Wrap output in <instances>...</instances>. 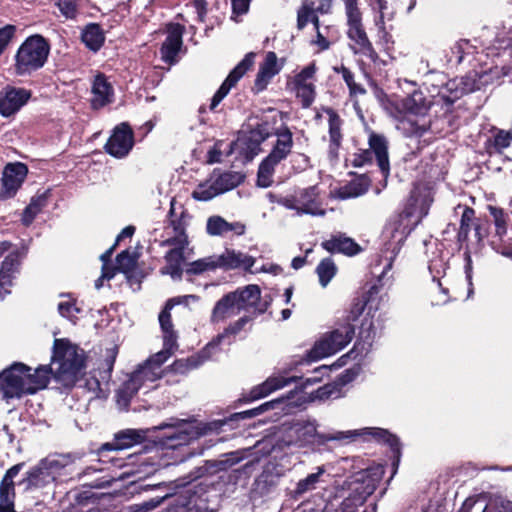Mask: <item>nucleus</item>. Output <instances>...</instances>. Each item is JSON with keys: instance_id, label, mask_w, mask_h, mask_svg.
<instances>
[{"instance_id": "1", "label": "nucleus", "mask_w": 512, "mask_h": 512, "mask_svg": "<svg viewBox=\"0 0 512 512\" xmlns=\"http://www.w3.org/2000/svg\"><path fill=\"white\" fill-rule=\"evenodd\" d=\"M317 422L310 418H296L282 423L278 445L281 448L297 447L306 448L314 444H323L328 441H340L354 439L358 436H372L373 438L387 443L395 453H399V439L381 428H364L360 430L338 431L333 434H320L317 431Z\"/></svg>"}, {"instance_id": "2", "label": "nucleus", "mask_w": 512, "mask_h": 512, "mask_svg": "<svg viewBox=\"0 0 512 512\" xmlns=\"http://www.w3.org/2000/svg\"><path fill=\"white\" fill-rule=\"evenodd\" d=\"M177 343H166L163 339V349L147 359L131 374L130 378L117 390V404L126 409L132 397L141 388H150L151 384L163 376L162 365L170 358Z\"/></svg>"}, {"instance_id": "3", "label": "nucleus", "mask_w": 512, "mask_h": 512, "mask_svg": "<svg viewBox=\"0 0 512 512\" xmlns=\"http://www.w3.org/2000/svg\"><path fill=\"white\" fill-rule=\"evenodd\" d=\"M86 355L66 338L54 340L50 365H41L48 370V381L51 375L62 385L73 386L85 367Z\"/></svg>"}, {"instance_id": "4", "label": "nucleus", "mask_w": 512, "mask_h": 512, "mask_svg": "<svg viewBox=\"0 0 512 512\" xmlns=\"http://www.w3.org/2000/svg\"><path fill=\"white\" fill-rule=\"evenodd\" d=\"M48 370L40 366L31 373L23 363H14L0 374V396L9 400L24 394H34L48 384Z\"/></svg>"}, {"instance_id": "5", "label": "nucleus", "mask_w": 512, "mask_h": 512, "mask_svg": "<svg viewBox=\"0 0 512 512\" xmlns=\"http://www.w3.org/2000/svg\"><path fill=\"white\" fill-rule=\"evenodd\" d=\"M431 202L430 190L424 186H415L406 208L399 215L398 220L389 225L392 238L402 242L428 214Z\"/></svg>"}, {"instance_id": "6", "label": "nucleus", "mask_w": 512, "mask_h": 512, "mask_svg": "<svg viewBox=\"0 0 512 512\" xmlns=\"http://www.w3.org/2000/svg\"><path fill=\"white\" fill-rule=\"evenodd\" d=\"M50 53L48 41L39 34L27 37L13 57V73L17 77H29L44 67Z\"/></svg>"}, {"instance_id": "7", "label": "nucleus", "mask_w": 512, "mask_h": 512, "mask_svg": "<svg viewBox=\"0 0 512 512\" xmlns=\"http://www.w3.org/2000/svg\"><path fill=\"white\" fill-rule=\"evenodd\" d=\"M383 475L381 467L369 468L356 472L342 485L346 492L341 504V512H355L375 491Z\"/></svg>"}, {"instance_id": "8", "label": "nucleus", "mask_w": 512, "mask_h": 512, "mask_svg": "<svg viewBox=\"0 0 512 512\" xmlns=\"http://www.w3.org/2000/svg\"><path fill=\"white\" fill-rule=\"evenodd\" d=\"M430 106L431 102L421 91H414L410 95L396 100V108L400 113L420 118L417 121H413L410 118L403 119L398 128L410 137H421L424 135L431 127L430 119L426 118Z\"/></svg>"}, {"instance_id": "9", "label": "nucleus", "mask_w": 512, "mask_h": 512, "mask_svg": "<svg viewBox=\"0 0 512 512\" xmlns=\"http://www.w3.org/2000/svg\"><path fill=\"white\" fill-rule=\"evenodd\" d=\"M254 264V257L235 250H226L221 255H211L193 261L189 264L187 272L191 274H201L208 271H214L218 268H243L245 270H250Z\"/></svg>"}, {"instance_id": "10", "label": "nucleus", "mask_w": 512, "mask_h": 512, "mask_svg": "<svg viewBox=\"0 0 512 512\" xmlns=\"http://www.w3.org/2000/svg\"><path fill=\"white\" fill-rule=\"evenodd\" d=\"M276 202L289 210H294L297 215L324 216L326 213L317 186L298 189L293 194L279 197Z\"/></svg>"}, {"instance_id": "11", "label": "nucleus", "mask_w": 512, "mask_h": 512, "mask_svg": "<svg viewBox=\"0 0 512 512\" xmlns=\"http://www.w3.org/2000/svg\"><path fill=\"white\" fill-rule=\"evenodd\" d=\"M354 333L350 323L341 325L315 343L309 352V359L315 361L339 352L351 342Z\"/></svg>"}, {"instance_id": "12", "label": "nucleus", "mask_w": 512, "mask_h": 512, "mask_svg": "<svg viewBox=\"0 0 512 512\" xmlns=\"http://www.w3.org/2000/svg\"><path fill=\"white\" fill-rule=\"evenodd\" d=\"M162 247H168L164 258L166 266L161 269L162 274H168L173 279L180 278L182 274V262L185 259V250L189 245L188 237L183 234L180 237H168L161 241Z\"/></svg>"}, {"instance_id": "13", "label": "nucleus", "mask_w": 512, "mask_h": 512, "mask_svg": "<svg viewBox=\"0 0 512 512\" xmlns=\"http://www.w3.org/2000/svg\"><path fill=\"white\" fill-rule=\"evenodd\" d=\"M345 11L349 38L358 46V51L372 56L375 52L362 26V15L357 3L345 4Z\"/></svg>"}, {"instance_id": "14", "label": "nucleus", "mask_w": 512, "mask_h": 512, "mask_svg": "<svg viewBox=\"0 0 512 512\" xmlns=\"http://www.w3.org/2000/svg\"><path fill=\"white\" fill-rule=\"evenodd\" d=\"M163 429H175V432L169 434L163 441V444L168 448L186 445L198 435L195 427L182 419L171 418L167 422L153 427L154 431Z\"/></svg>"}, {"instance_id": "15", "label": "nucleus", "mask_w": 512, "mask_h": 512, "mask_svg": "<svg viewBox=\"0 0 512 512\" xmlns=\"http://www.w3.org/2000/svg\"><path fill=\"white\" fill-rule=\"evenodd\" d=\"M317 67L310 63L294 76L292 81L296 96L301 100L302 106L308 108L315 100V74Z\"/></svg>"}, {"instance_id": "16", "label": "nucleus", "mask_w": 512, "mask_h": 512, "mask_svg": "<svg viewBox=\"0 0 512 512\" xmlns=\"http://www.w3.org/2000/svg\"><path fill=\"white\" fill-rule=\"evenodd\" d=\"M133 145V132L128 124L122 123L114 129L105 145V150L115 158H123L128 155Z\"/></svg>"}, {"instance_id": "17", "label": "nucleus", "mask_w": 512, "mask_h": 512, "mask_svg": "<svg viewBox=\"0 0 512 512\" xmlns=\"http://www.w3.org/2000/svg\"><path fill=\"white\" fill-rule=\"evenodd\" d=\"M31 91L25 88L7 86L0 93V115L10 117L16 114L31 98Z\"/></svg>"}, {"instance_id": "18", "label": "nucleus", "mask_w": 512, "mask_h": 512, "mask_svg": "<svg viewBox=\"0 0 512 512\" xmlns=\"http://www.w3.org/2000/svg\"><path fill=\"white\" fill-rule=\"evenodd\" d=\"M198 301L195 295H183L169 299L164 309L159 314V323L163 333V339L166 343H177V334L173 329L170 311L176 305H189L191 302Z\"/></svg>"}, {"instance_id": "19", "label": "nucleus", "mask_w": 512, "mask_h": 512, "mask_svg": "<svg viewBox=\"0 0 512 512\" xmlns=\"http://www.w3.org/2000/svg\"><path fill=\"white\" fill-rule=\"evenodd\" d=\"M25 250H14L7 254L0 268V301L10 293L12 279L18 272L21 260L26 255Z\"/></svg>"}, {"instance_id": "20", "label": "nucleus", "mask_w": 512, "mask_h": 512, "mask_svg": "<svg viewBox=\"0 0 512 512\" xmlns=\"http://www.w3.org/2000/svg\"><path fill=\"white\" fill-rule=\"evenodd\" d=\"M254 53H248L244 59L229 73L226 80L214 94L210 108L215 109L218 104L229 93L230 89L242 78V76L252 67L254 63Z\"/></svg>"}, {"instance_id": "21", "label": "nucleus", "mask_w": 512, "mask_h": 512, "mask_svg": "<svg viewBox=\"0 0 512 512\" xmlns=\"http://www.w3.org/2000/svg\"><path fill=\"white\" fill-rule=\"evenodd\" d=\"M28 173L27 166L23 163H9L2 173L1 197L10 198L20 188Z\"/></svg>"}, {"instance_id": "22", "label": "nucleus", "mask_w": 512, "mask_h": 512, "mask_svg": "<svg viewBox=\"0 0 512 512\" xmlns=\"http://www.w3.org/2000/svg\"><path fill=\"white\" fill-rule=\"evenodd\" d=\"M23 465V463H19L9 468L0 483V512H16L14 510V478L19 474Z\"/></svg>"}, {"instance_id": "23", "label": "nucleus", "mask_w": 512, "mask_h": 512, "mask_svg": "<svg viewBox=\"0 0 512 512\" xmlns=\"http://www.w3.org/2000/svg\"><path fill=\"white\" fill-rule=\"evenodd\" d=\"M232 294H235L241 311L263 313L266 310L267 305L261 302V291L257 285H247L242 289L232 292Z\"/></svg>"}, {"instance_id": "24", "label": "nucleus", "mask_w": 512, "mask_h": 512, "mask_svg": "<svg viewBox=\"0 0 512 512\" xmlns=\"http://www.w3.org/2000/svg\"><path fill=\"white\" fill-rule=\"evenodd\" d=\"M184 27L178 23H171L167 27V37L161 47L162 59L173 63L182 46Z\"/></svg>"}, {"instance_id": "25", "label": "nucleus", "mask_w": 512, "mask_h": 512, "mask_svg": "<svg viewBox=\"0 0 512 512\" xmlns=\"http://www.w3.org/2000/svg\"><path fill=\"white\" fill-rule=\"evenodd\" d=\"M369 149L377 160V165L383 176L389 175L390 163L388 155V141L385 136L377 134L373 131L369 133L368 138Z\"/></svg>"}, {"instance_id": "26", "label": "nucleus", "mask_w": 512, "mask_h": 512, "mask_svg": "<svg viewBox=\"0 0 512 512\" xmlns=\"http://www.w3.org/2000/svg\"><path fill=\"white\" fill-rule=\"evenodd\" d=\"M324 113L328 116V135H329V148L328 153L330 158L336 159L338 151L341 147L343 134H342V120L340 116L332 109H323Z\"/></svg>"}, {"instance_id": "27", "label": "nucleus", "mask_w": 512, "mask_h": 512, "mask_svg": "<svg viewBox=\"0 0 512 512\" xmlns=\"http://www.w3.org/2000/svg\"><path fill=\"white\" fill-rule=\"evenodd\" d=\"M247 318L242 317L240 318L235 325L229 327L226 329V331L218 335L216 339L211 341L207 346L201 351L200 355L197 357H191L187 359V366L188 368H196L201 362L204 360L212 357V351L220 345V343L226 339L229 338L230 335L236 334L238 331L242 329V327L247 323Z\"/></svg>"}, {"instance_id": "28", "label": "nucleus", "mask_w": 512, "mask_h": 512, "mask_svg": "<svg viewBox=\"0 0 512 512\" xmlns=\"http://www.w3.org/2000/svg\"><path fill=\"white\" fill-rule=\"evenodd\" d=\"M282 66L278 64L277 55L274 52H268L264 61L259 66V71L254 82V89L257 92L263 91L271 79L277 75Z\"/></svg>"}, {"instance_id": "29", "label": "nucleus", "mask_w": 512, "mask_h": 512, "mask_svg": "<svg viewBox=\"0 0 512 512\" xmlns=\"http://www.w3.org/2000/svg\"><path fill=\"white\" fill-rule=\"evenodd\" d=\"M276 141L271 152L267 155L274 163H280L288 157L293 148V135L287 127L277 129Z\"/></svg>"}, {"instance_id": "30", "label": "nucleus", "mask_w": 512, "mask_h": 512, "mask_svg": "<svg viewBox=\"0 0 512 512\" xmlns=\"http://www.w3.org/2000/svg\"><path fill=\"white\" fill-rule=\"evenodd\" d=\"M169 224L174 231L173 237H180L182 234L184 237H188L186 229L190 224L192 216L185 209L183 204L177 202L174 198L170 202L169 210Z\"/></svg>"}, {"instance_id": "31", "label": "nucleus", "mask_w": 512, "mask_h": 512, "mask_svg": "<svg viewBox=\"0 0 512 512\" xmlns=\"http://www.w3.org/2000/svg\"><path fill=\"white\" fill-rule=\"evenodd\" d=\"M91 105L94 109H99L111 102L113 89L104 75L98 74L92 85Z\"/></svg>"}, {"instance_id": "32", "label": "nucleus", "mask_w": 512, "mask_h": 512, "mask_svg": "<svg viewBox=\"0 0 512 512\" xmlns=\"http://www.w3.org/2000/svg\"><path fill=\"white\" fill-rule=\"evenodd\" d=\"M240 312L241 309L237 303L235 294L229 293L216 303L212 313V320L215 322L222 321Z\"/></svg>"}, {"instance_id": "33", "label": "nucleus", "mask_w": 512, "mask_h": 512, "mask_svg": "<svg viewBox=\"0 0 512 512\" xmlns=\"http://www.w3.org/2000/svg\"><path fill=\"white\" fill-rule=\"evenodd\" d=\"M206 231L211 236H223L230 231L241 235L244 233V226L240 223H229L221 216H211L207 220Z\"/></svg>"}, {"instance_id": "34", "label": "nucleus", "mask_w": 512, "mask_h": 512, "mask_svg": "<svg viewBox=\"0 0 512 512\" xmlns=\"http://www.w3.org/2000/svg\"><path fill=\"white\" fill-rule=\"evenodd\" d=\"M325 250L331 253H343L349 256L355 255L359 252V245L351 238L343 235L334 236L329 240L322 243Z\"/></svg>"}, {"instance_id": "35", "label": "nucleus", "mask_w": 512, "mask_h": 512, "mask_svg": "<svg viewBox=\"0 0 512 512\" xmlns=\"http://www.w3.org/2000/svg\"><path fill=\"white\" fill-rule=\"evenodd\" d=\"M292 381H295L294 377L286 378L281 375L271 376L265 382L251 390V398L259 399L266 397L270 393L287 386Z\"/></svg>"}, {"instance_id": "36", "label": "nucleus", "mask_w": 512, "mask_h": 512, "mask_svg": "<svg viewBox=\"0 0 512 512\" xmlns=\"http://www.w3.org/2000/svg\"><path fill=\"white\" fill-rule=\"evenodd\" d=\"M52 482H54V479L40 464L28 471L26 477L22 480L26 490L44 488Z\"/></svg>"}, {"instance_id": "37", "label": "nucleus", "mask_w": 512, "mask_h": 512, "mask_svg": "<svg viewBox=\"0 0 512 512\" xmlns=\"http://www.w3.org/2000/svg\"><path fill=\"white\" fill-rule=\"evenodd\" d=\"M146 438V432L143 430L126 429L115 435L114 449H126L133 445L141 443Z\"/></svg>"}, {"instance_id": "38", "label": "nucleus", "mask_w": 512, "mask_h": 512, "mask_svg": "<svg viewBox=\"0 0 512 512\" xmlns=\"http://www.w3.org/2000/svg\"><path fill=\"white\" fill-rule=\"evenodd\" d=\"M368 184L362 179H355L334 191V196L340 200L356 198L365 194Z\"/></svg>"}, {"instance_id": "39", "label": "nucleus", "mask_w": 512, "mask_h": 512, "mask_svg": "<svg viewBox=\"0 0 512 512\" xmlns=\"http://www.w3.org/2000/svg\"><path fill=\"white\" fill-rule=\"evenodd\" d=\"M70 462L71 459L68 455H54L41 460L39 464L55 481Z\"/></svg>"}, {"instance_id": "40", "label": "nucleus", "mask_w": 512, "mask_h": 512, "mask_svg": "<svg viewBox=\"0 0 512 512\" xmlns=\"http://www.w3.org/2000/svg\"><path fill=\"white\" fill-rule=\"evenodd\" d=\"M81 38L83 43L92 51H98L105 40L101 27L95 23L89 24L85 27Z\"/></svg>"}, {"instance_id": "41", "label": "nucleus", "mask_w": 512, "mask_h": 512, "mask_svg": "<svg viewBox=\"0 0 512 512\" xmlns=\"http://www.w3.org/2000/svg\"><path fill=\"white\" fill-rule=\"evenodd\" d=\"M213 181L215 188H217L219 194L225 193L236 186H238L242 180L241 175L238 173L226 172L222 174H213L210 176Z\"/></svg>"}, {"instance_id": "42", "label": "nucleus", "mask_w": 512, "mask_h": 512, "mask_svg": "<svg viewBox=\"0 0 512 512\" xmlns=\"http://www.w3.org/2000/svg\"><path fill=\"white\" fill-rule=\"evenodd\" d=\"M507 234V226L496 227L495 233L490 240L491 247L499 254L512 259V246L507 243L505 237Z\"/></svg>"}, {"instance_id": "43", "label": "nucleus", "mask_w": 512, "mask_h": 512, "mask_svg": "<svg viewBox=\"0 0 512 512\" xmlns=\"http://www.w3.org/2000/svg\"><path fill=\"white\" fill-rule=\"evenodd\" d=\"M512 142V133L505 130H497L492 138L487 141L486 149L489 154L501 153Z\"/></svg>"}, {"instance_id": "44", "label": "nucleus", "mask_w": 512, "mask_h": 512, "mask_svg": "<svg viewBox=\"0 0 512 512\" xmlns=\"http://www.w3.org/2000/svg\"><path fill=\"white\" fill-rule=\"evenodd\" d=\"M137 254L129 250H124L116 257V268L127 276L128 279L132 277L137 263Z\"/></svg>"}, {"instance_id": "45", "label": "nucleus", "mask_w": 512, "mask_h": 512, "mask_svg": "<svg viewBox=\"0 0 512 512\" xmlns=\"http://www.w3.org/2000/svg\"><path fill=\"white\" fill-rule=\"evenodd\" d=\"M278 163H274V161L270 160V158L266 157L262 160L259 165L258 174H257V184L260 187L267 188L273 182V174L275 171V167Z\"/></svg>"}, {"instance_id": "46", "label": "nucleus", "mask_w": 512, "mask_h": 512, "mask_svg": "<svg viewBox=\"0 0 512 512\" xmlns=\"http://www.w3.org/2000/svg\"><path fill=\"white\" fill-rule=\"evenodd\" d=\"M324 466L317 467V472L309 474L304 479H301L296 486L295 493L302 495L308 491L316 489L321 481L322 475L325 473Z\"/></svg>"}, {"instance_id": "47", "label": "nucleus", "mask_w": 512, "mask_h": 512, "mask_svg": "<svg viewBox=\"0 0 512 512\" xmlns=\"http://www.w3.org/2000/svg\"><path fill=\"white\" fill-rule=\"evenodd\" d=\"M219 195L211 178L197 185L192 192V198L197 201H209Z\"/></svg>"}, {"instance_id": "48", "label": "nucleus", "mask_w": 512, "mask_h": 512, "mask_svg": "<svg viewBox=\"0 0 512 512\" xmlns=\"http://www.w3.org/2000/svg\"><path fill=\"white\" fill-rule=\"evenodd\" d=\"M46 205V196L40 195L38 197L32 198L29 205L25 208L22 215V222L24 225L28 226L32 223L37 214L43 209Z\"/></svg>"}, {"instance_id": "49", "label": "nucleus", "mask_w": 512, "mask_h": 512, "mask_svg": "<svg viewBox=\"0 0 512 512\" xmlns=\"http://www.w3.org/2000/svg\"><path fill=\"white\" fill-rule=\"evenodd\" d=\"M336 271L337 269L334 262L329 258L323 259L318 264L316 272L322 287H326L328 285L331 279L335 276Z\"/></svg>"}, {"instance_id": "50", "label": "nucleus", "mask_w": 512, "mask_h": 512, "mask_svg": "<svg viewBox=\"0 0 512 512\" xmlns=\"http://www.w3.org/2000/svg\"><path fill=\"white\" fill-rule=\"evenodd\" d=\"M55 5L65 19L74 20L79 14L80 0H55Z\"/></svg>"}, {"instance_id": "51", "label": "nucleus", "mask_w": 512, "mask_h": 512, "mask_svg": "<svg viewBox=\"0 0 512 512\" xmlns=\"http://www.w3.org/2000/svg\"><path fill=\"white\" fill-rule=\"evenodd\" d=\"M334 71L342 75L343 80L349 88L350 95L357 96L366 93L364 87L355 82L354 75L348 68L342 65L341 67H335Z\"/></svg>"}, {"instance_id": "52", "label": "nucleus", "mask_w": 512, "mask_h": 512, "mask_svg": "<svg viewBox=\"0 0 512 512\" xmlns=\"http://www.w3.org/2000/svg\"><path fill=\"white\" fill-rule=\"evenodd\" d=\"M373 8L379 14L375 21L385 22L386 20H392L396 13V8L390 0H374Z\"/></svg>"}, {"instance_id": "53", "label": "nucleus", "mask_w": 512, "mask_h": 512, "mask_svg": "<svg viewBox=\"0 0 512 512\" xmlns=\"http://www.w3.org/2000/svg\"><path fill=\"white\" fill-rule=\"evenodd\" d=\"M458 208L462 209V215H461V221H460V229L458 236L460 239H465L468 236V233L470 231V225L474 219L475 212L472 208L469 207H461Z\"/></svg>"}, {"instance_id": "54", "label": "nucleus", "mask_w": 512, "mask_h": 512, "mask_svg": "<svg viewBox=\"0 0 512 512\" xmlns=\"http://www.w3.org/2000/svg\"><path fill=\"white\" fill-rule=\"evenodd\" d=\"M309 21H312L316 28H318V17L315 15L312 7L304 4L302 8L298 11V27L302 29L307 25Z\"/></svg>"}, {"instance_id": "55", "label": "nucleus", "mask_w": 512, "mask_h": 512, "mask_svg": "<svg viewBox=\"0 0 512 512\" xmlns=\"http://www.w3.org/2000/svg\"><path fill=\"white\" fill-rule=\"evenodd\" d=\"M372 302V291L369 292V298L366 301L362 299H357L351 306L348 315V321H356L358 317L363 313L366 306H368L369 309L372 308Z\"/></svg>"}, {"instance_id": "56", "label": "nucleus", "mask_w": 512, "mask_h": 512, "mask_svg": "<svg viewBox=\"0 0 512 512\" xmlns=\"http://www.w3.org/2000/svg\"><path fill=\"white\" fill-rule=\"evenodd\" d=\"M16 33V26L8 24L0 28V56L6 50Z\"/></svg>"}, {"instance_id": "57", "label": "nucleus", "mask_w": 512, "mask_h": 512, "mask_svg": "<svg viewBox=\"0 0 512 512\" xmlns=\"http://www.w3.org/2000/svg\"><path fill=\"white\" fill-rule=\"evenodd\" d=\"M58 311L61 314V316L66 317L68 319H73L79 312V309L76 307L74 302L66 300L58 304Z\"/></svg>"}, {"instance_id": "58", "label": "nucleus", "mask_w": 512, "mask_h": 512, "mask_svg": "<svg viewBox=\"0 0 512 512\" xmlns=\"http://www.w3.org/2000/svg\"><path fill=\"white\" fill-rule=\"evenodd\" d=\"M375 24L378 28V37L381 43L388 49L391 44H393V39L391 34L387 31L385 27V22L375 21Z\"/></svg>"}, {"instance_id": "59", "label": "nucleus", "mask_w": 512, "mask_h": 512, "mask_svg": "<svg viewBox=\"0 0 512 512\" xmlns=\"http://www.w3.org/2000/svg\"><path fill=\"white\" fill-rule=\"evenodd\" d=\"M372 161V152L368 149L362 150L359 153L354 154L352 159V165L354 167H362L366 164L371 163Z\"/></svg>"}, {"instance_id": "60", "label": "nucleus", "mask_w": 512, "mask_h": 512, "mask_svg": "<svg viewBox=\"0 0 512 512\" xmlns=\"http://www.w3.org/2000/svg\"><path fill=\"white\" fill-rule=\"evenodd\" d=\"M316 397L319 399H328V398H337L338 391L337 386L335 384H326L320 387L316 391Z\"/></svg>"}, {"instance_id": "61", "label": "nucleus", "mask_w": 512, "mask_h": 512, "mask_svg": "<svg viewBox=\"0 0 512 512\" xmlns=\"http://www.w3.org/2000/svg\"><path fill=\"white\" fill-rule=\"evenodd\" d=\"M489 211L493 217L495 228L506 226L507 215H505V213L502 209L491 206V207H489Z\"/></svg>"}, {"instance_id": "62", "label": "nucleus", "mask_w": 512, "mask_h": 512, "mask_svg": "<svg viewBox=\"0 0 512 512\" xmlns=\"http://www.w3.org/2000/svg\"><path fill=\"white\" fill-rule=\"evenodd\" d=\"M433 281L437 283L438 295L435 297L434 304L435 305H443L448 302V290L442 287V283L437 278L436 275H433Z\"/></svg>"}, {"instance_id": "63", "label": "nucleus", "mask_w": 512, "mask_h": 512, "mask_svg": "<svg viewBox=\"0 0 512 512\" xmlns=\"http://www.w3.org/2000/svg\"><path fill=\"white\" fill-rule=\"evenodd\" d=\"M276 403H278V401L266 402V403L260 405L257 408H254V409H251V410L244 411V412L240 413V416L242 418H249V417L257 416L260 413H262L263 411L268 410L270 407H273L274 404H276Z\"/></svg>"}, {"instance_id": "64", "label": "nucleus", "mask_w": 512, "mask_h": 512, "mask_svg": "<svg viewBox=\"0 0 512 512\" xmlns=\"http://www.w3.org/2000/svg\"><path fill=\"white\" fill-rule=\"evenodd\" d=\"M233 14L242 15L248 12L250 0H231Z\"/></svg>"}]
</instances>
